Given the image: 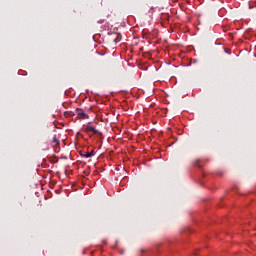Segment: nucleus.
Wrapping results in <instances>:
<instances>
[{
	"label": "nucleus",
	"instance_id": "f257e3e1",
	"mask_svg": "<svg viewBox=\"0 0 256 256\" xmlns=\"http://www.w3.org/2000/svg\"><path fill=\"white\" fill-rule=\"evenodd\" d=\"M76 115L78 119H89V115H87L82 109H76Z\"/></svg>",
	"mask_w": 256,
	"mask_h": 256
},
{
	"label": "nucleus",
	"instance_id": "f03ea898",
	"mask_svg": "<svg viewBox=\"0 0 256 256\" xmlns=\"http://www.w3.org/2000/svg\"><path fill=\"white\" fill-rule=\"evenodd\" d=\"M85 132L86 133H93V135H97V133H99V130L95 129L93 126L88 124L87 127L85 128Z\"/></svg>",
	"mask_w": 256,
	"mask_h": 256
},
{
	"label": "nucleus",
	"instance_id": "7ed1b4c3",
	"mask_svg": "<svg viewBox=\"0 0 256 256\" xmlns=\"http://www.w3.org/2000/svg\"><path fill=\"white\" fill-rule=\"evenodd\" d=\"M146 15H148L149 19L153 18V13H155V8L153 7H147L145 9Z\"/></svg>",
	"mask_w": 256,
	"mask_h": 256
},
{
	"label": "nucleus",
	"instance_id": "20e7f679",
	"mask_svg": "<svg viewBox=\"0 0 256 256\" xmlns=\"http://www.w3.org/2000/svg\"><path fill=\"white\" fill-rule=\"evenodd\" d=\"M53 143H55L56 145H59V141L57 139V136H54L53 138Z\"/></svg>",
	"mask_w": 256,
	"mask_h": 256
},
{
	"label": "nucleus",
	"instance_id": "39448f33",
	"mask_svg": "<svg viewBox=\"0 0 256 256\" xmlns=\"http://www.w3.org/2000/svg\"><path fill=\"white\" fill-rule=\"evenodd\" d=\"M174 3H176L177 0H172Z\"/></svg>",
	"mask_w": 256,
	"mask_h": 256
}]
</instances>
